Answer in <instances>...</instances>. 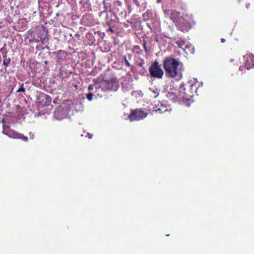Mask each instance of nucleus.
Here are the masks:
<instances>
[{
    "label": "nucleus",
    "instance_id": "f257e3e1",
    "mask_svg": "<svg viewBox=\"0 0 254 254\" xmlns=\"http://www.w3.org/2000/svg\"><path fill=\"white\" fill-rule=\"evenodd\" d=\"M181 63L172 57L169 56L163 60V67L166 75L170 78L180 77L181 74L179 72V66Z\"/></svg>",
    "mask_w": 254,
    "mask_h": 254
},
{
    "label": "nucleus",
    "instance_id": "f03ea898",
    "mask_svg": "<svg viewBox=\"0 0 254 254\" xmlns=\"http://www.w3.org/2000/svg\"><path fill=\"white\" fill-rule=\"evenodd\" d=\"M47 33L45 31L44 26L38 27L34 32H32L30 34V38L29 39L30 43H38L40 42H43L45 40Z\"/></svg>",
    "mask_w": 254,
    "mask_h": 254
},
{
    "label": "nucleus",
    "instance_id": "7ed1b4c3",
    "mask_svg": "<svg viewBox=\"0 0 254 254\" xmlns=\"http://www.w3.org/2000/svg\"><path fill=\"white\" fill-rule=\"evenodd\" d=\"M149 71L152 77L162 78L164 71L161 67V65L157 61L154 62L149 67Z\"/></svg>",
    "mask_w": 254,
    "mask_h": 254
},
{
    "label": "nucleus",
    "instance_id": "20e7f679",
    "mask_svg": "<svg viewBox=\"0 0 254 254\" xmlns=\"http://www.w3.org/2000/svg\"><path fill=\"white\" fill-rule=\"evenodd\" d=\"M190 20V17L188 15L182 16L178 22L179 29L183 32L189 31L191 27Z\"/></svg>",
    "mask_w": 254,
    "mask_h": 254
},
{
    "label": "nucleus",
    "instance_id": "39448f33",
    "mask_svg": "<svg viewBox=\"0 0 254 254\" xmlns=\"http://www.w3.org/2000/svg\"><path fill=\"white\" fill-rule=\"evenodd\" d=\"M118 85V80L116 78H112L110 79L102 80L99 87L102 89L113 90L117 88Z\"/></svg>",
    "mask_w": 254,
    "mask_h": 254
},
{
    "label": "nucleus",
    "instance_id": "423d86ee",
    "mask_svg": "<svg viewBox=\"0 0 254 254\" xmlns=\"http://www.w3.org/2000/svg\"><path fill=\"white\" fill-rule=\"evenodd\" d=\"M148 113L144 112L141 109L131 110L130 114L128 116V118L131 121H139L146 118Z\"/></svg>",
    "mask_w": 254,
    "mask_h": 254
},
{
    "label": "nucleus",
    "instance_id": "0eeeda50",
    "mask_svg": "<svg viewBox=\"0 0 254 254\" xmlns=\"http://www.w3.org/2000/svg\"><path fill=\"white\" fill-rule=\"evenodd\" d=\"M9 128L8 126H3V131L2 133L9 136V137H13L15 138H19L23 140L25 142H27L28 141V137L24 136L22 134L15 133L14 132H12L10 130L8 131L7 129Z\"/></svg>",
    "mask_w": 254,
    "mask_h": 254
},
{
    "label": "nucleus",
    "instance_id": "6e6552de",
    "mask_svg": "<svg viewBox=\"0 0 254 254\" xmlns=\"http://www.w3.org/2000/svg\"><path fill=\"white\" fill-rule=\"evenodd\" d=\"M190 84L186 83L183 85V87L179 89V92L182 94L183 98L190 100V98L193 96L191 89H190Z\"/></svg>",
    "mask_w": 254,
    "mask_h": 254
},
{
    "label": "nucleus",
    "instance_id": "1a4fd4ad",
    "mask_svg": "<svg viewBox=\"0 0 254 254\" xmlns=\"http://www.w3.org/2000/svg\"><path fill=\"white\" fill-rule=\"evenodd\" d=\"M180 94L179 91L177 89H170L167 92L166 96L169 100L175 102L181 99V97H178V95Z\"/></svg>",
    "mask_w": 254,
    "mask_h": 254
},
{
    "label": "nucleus",
    "instance_id": "9d476101",
    "mask_svg": "<svg viewBox=\"0 0 254 254\" xmlns=\"http://www.w3.org/2000/svg\"><path fill=\"white\" fill-rule=\"evenodd\" d=\"M67 57V53L63 50H59L56 53V60L58 63H62L64 62Z\"/></svg>",
    "mask_w": 254,
    "mask_h": 254
},
{
    "label": "nucleus",
    "instance_id": "9b49d317",
    "mask_svg": "<svg viewBox=\"0 0 254 254\" xmlns=\"http://www.w3.org/2000/svg\"><path fill=\"white\" fill-rule=\"evenodd\" d=\"M170 17L174 22H177V23L179 21L180 19L182 17L181 13L176 10H172Z\"/></svg>",
    "mask_w": 254,
    "mask_h": 254
},
{
    "label": "nucleus",
    "instance_id": "f8f14e48",
    "mask_svg": "<svg viewBox=\"0 0 254 254\" xmlns=\"http://www.w3.org/2000/svg\"><path fill=\"white\" fill-rule=\"evenodd\" d=\"M253 57L250 56L249 58H248L246 60V66L248 69L253 67L254 66V61L253 60Z\"/></svg>",
    "mask_w": 254,
    "mask_h": 254
},
{
    "label": "nucleus",
    "instance_id": "ddd939ff",
    "mask_svg": "<svg viewBox=\"0 0 254 254\" xmlns=\"http://www.w3.org/2000/svg\"><path fill=\"white\" fill-rule=\"evenodd\" d=\"M153 13L150 10H147L142 14L144 21H148L153 18Z\"/></svg>",
    "mask_w": 254,
    "mask_h": 254
},
{
    "label": "nucleus",
    "instance_id": "4468645a",
    "mask_svg": "<svg viewBox=\"0 0 254 254\" xmlns=\"http://www.w3.org/2000/svg\"><path fill=\"white\" fill-rule=\"evenodd\" d=\"M187 54H193L194 52V50L193 47L190 45H186L184 48H183Z\"/></svg>",
    "mask_w": 254,
    "mask_h": 254
},
{
    "label": "nucleus",
    "instance_id": "2eb2a0df",
    "mask_svg": "<svg viewBox=\"0 0 254 254\" xmlns=\"http://www.w3.org/2000/svg\"><path fill=\"white\" fill-rule=\"evenodd\" d=\"M42 96L43 97V100L45 99L46 101V102L44 103V105L45 106H48L51 103V98L50 97V96L47 95V94H41Z\"/></svg>",
    "mask_w": 254,
    "mask_h": 254
},
{
    "label": "nucleus",
    "instance_id": "dca6fc26",
    "mask_svg": "<svg viewBox=\"0 0 254 254\" xmlns=\"http://www.w3.org/2000/svg\"><path fill=\"white\" fill-rule=\"evenodd\" d=\"M187 84H190V89H191L192 93L194 96V93L196 92V90L197 89L196 84H193L191 82H188Z\"/></svg>",
    "mask_w": 254,
    "mask_h": 254
},
{
    "label": "nucleus",
    "instance_id": "f3484780",
    "mask_svg": "<svg viewBox=\"0 0 254 254\" xmlns=\"http://www.w3.org/2000/svg\"><path fill=\"white\" fill-rule=\"evenodd\" d=\"M3 58L4 59L3 61V64L5 66L6 68L10 62V59L6 58V54L3 55Z\"/></svg>",
    "mask_w": 254,
    "mask_h": 254
},
{
    "label": "nucleus",
    "instance_id": "a211bd4d",
    "mask_svg": "<svg viewBox=\"0 0 254 254\" xmlns=\"http://www.w3.org/2000/svg\"><path fill=\"white\" fill-rule=\"evenodd\" d=\"M176 44H177V45L179 46V47L182 48V49H183L184 48V47H183L184 46H185V42L184 41H182V40H180V41H177L176 42Z\"/></svg>",
    "mask_w": 254,
    "mask_h": 254
},
{
    "label": "nucleus",
    "instance_id": "6ab92c4d",
    "mask_svg": "<svg viewBox=\"0 0 254 254\" xmlns=\"http://www.w3.org/2000/svg\"><path fill=\"white\" fill-rule=\"evenodd\" d=\"M24 84L22 83L20 85V87L16 91V93L18 92H23L24 93L25 92V89L23 87Z\"/></svg>",
    "mask_w": 254,
    "mask_h": 254
},
{
    "label": "nucleus",
    "instance_id": "aec40b11",
    "mask_svg": "<svg viewBox=\"0 0 254 254\" xmlns=\"http://www.w3.org/2000/svg\"><path fill=\"white\" fill-rule=\"evenodd\" d=\"M41 94H45L44 93H41V92H38L36 95V98L37 101H39L41 98L43 99V97Z\"/></svg>",
    "mask_w": 254,
    "mask_h": 254
},
{
    "label": "nucleus",
    "instance_id": "412c9836",
    "mask_svg": "<svg viewBox=\"0 0 254 254\" xmlns=\"http://www.w3.org/2000/svg\"><path fill=\"white\" fill-rule=\"evenodd\" d=\"M59 113H60L59 110H57V111H56L55 112V117H56V118L57 119H61L65 117V116L60 117L59 115Z\"/></svg>",
    "mask_w": 254,
    "mask_h": 254
},
{
    "label": "nucleus",
    "instance_id": "4be33fe9",
    "mask_svg": "<svg viewBox=\"0 0 254 254\" xmlns=\"http://www.w3.org/2000/svg\"><path fill=\"white\" fill-rule=\"evenodd\" d=\"M150 91H151L154 94V98H156L159 95V92L157 89L155 90L150 89Z\"/></svg>",
    "mask_w": 254,
    "mask_h": 254
},
{
    "label": "nucleus",
    "instance_id": "5701e85b",
    "mask_svg": "<svg viewBox=\"0 0 254 254\" xmlns=\"http://www.w3.org/2000/svg\"><path fill=\"white\" fill-rule=\"evenodd\" d=\"M93 96L94 95L92 93H89L87 95L86 97L88 100L91 101L93 99Z\"/></svg>",
    "mask_w": 254,
    "mask_h": 254
},
{
    "label": "nucleus",
    "instance_id": "b1692460",
    "mask_svg": "<svg viewBox=\"0 0 254 254\" xmlns=\"http://www.w3.org/2000/svg\"><path fill=\"white\" fill-rule=\"evenodd\" d=\"M124 59H125V62L126 65L128 67L130 66V64L129 61L127 60L126 56L124 57Z\"/></svg>",
    "mask_w": 254,
    "mask_h": 254
},
{
    "label": "nucleus",
    "instance_id": "393cba45",
    "mask_svg": "<svg viewBox=\"0 0 254 254\" xmlns=\"http://www.w3.org/2000/svg\"><path fill=\"white\" fill-rule=\"evenodd\" d=\"M29 135L30 139H32V140L34 139V138L35 137V135L33 132H30L29 133Z\"/></svg>",
    "mask_w": 254,
    "mask_h": 254
},
{
    "label": "nucleus",
    "instance_id": "a878e982",
    "mask_svg": "<svg viewBox=\"0 0 254 254\" xmlns=\"http://www.w3.org/2000/svg\"><path fill=\"white\" fill-rule=\"evenodd\" d=\"M144 64V61L142 60L138 64V65L141 66V67H143V65Z\"/></svg>",
    "mask_w": 254,
    "mask_h": 254
},
{
    "label": "nucleus",
    "instance_id": "bb28decb",
    "mask_svg": "<svg viewBox=\"0 0 254 254\" xmlns=\"http://www.w3.org/2000/svg\"><path fill=\"white\" fill-rule=\"evenodd\" d=\"M134 3L136 4V6L139 7L140 6V3L137 0H133Z\"/></svg>",
    "mask_w": 254,
    "mask_h": 254
},
{
    "label": "nucleus",
    "instance_id": "cd10ccee",
    "mask_svg": "<svg viewBox=\"0 0 254 254\" xmlns=\"http://www.w3.org/2000/svg\"><path fill=\"white\" fill-rule=\"evenodd\" d=\"M107 32H110L111 33H113L114 32V30L111 28V27H109V28L108 29V30L107 31Z\"/></svg>",
    "mask_w": 254,
    "mask_h": 254
},
{
    "label": "nucleus",
    "instance_id": "c85d7f7f",
    "mask_svg": "<svg viewBox=\"0 0 254 254\" xmlns=\"http://www.w3.org/2000/svg\"><path fill=\"white\" fill-rule=\"evenodd\" d=\"M88 136L89 138H91L93 136V135L90 133H88Z\"/></svg>",
    "mask_w": 254,
    "mask_h": 254
},
{
    "label": "nucleus",
    "instance_id": "c756f323",
    "mask_svg": "<svg viewBox=\"0 0 254 254\" xmlns=\"http://www.w3.org/2000/svg\"><path fill=\"white\" fill-rule=\"evenodd\" d=\"M143 48L145 49V51H147V49L146 47L145 43H144L143 44Z\"/></svg>",
    "mask_w": 254,
    "mask_h": 254
},
{
    "label": "nucleus",
    "instance_id": "7c9ffc66",
    "mask_svg": "<svg viewBox=\"0 0 254 254\" xmlns=\"http://www.w3.org/2000/svg\"><path fill=\"white\" fill-rule=\"evenodd\" d=\"M225 41H226V40H225V39H224V38H222V39H221V42L222 43H225Z\"/></svg>",
    "mask_w": 254,
    "mask_h": 254
},
{
    "label": "nucleus",
    "instance_id": "2f4dec72",
    "mask_svg": "<svg viewBox=\"0 0 254 254\" xmlns=\"http://www.w3.org/2000/svg\"><path fill=\"white\" fill-rule=\"evenodd\" d=\"M106 25L107 26H109V27H110V22H109V21H108V22H106Z\"/></svg>",
    "mask_w": 254,
    "mask_h": 254
},
{
    "label": "nucleus",
    "instance_id": "473e14b6",
    "mask_svg": "<svg viewBox=\"0 0 254 254\" xmlns=\"http://www.w3.org/2000/svg\"><path fill=\"white\" fill-rule=\"evenodd\" d=\"M88 90H92V85H90V86L88 87Z\"/></svg>",
    "mask_w": 254,
    "mask_h": 254
},
{
    "label": "nucleus",
    "instance_id": "72a5a7b5",
    "mask_svg": "<svg viewBox=\"0 0 254 254\" xmlns=\"http://www.w3.org/2000/svg\"><path fill=\"white\" fill-rule=\"evenodd\" d=\"M162 0H157V3H160V2H162Z\"/></svg>",
    "mask_w": 254,
    "mask_h": 254
},
{
    "label": "nucleus",
    "instance_id": "f704fd0d",
    "mask_svg": "<svg viewBox=\"0 0 254 254\" xmlns=\"http://www.w3.org/2000/svg\"><path fill=\"white\" fill-rule=\"evenodd\" d=\"M160 110H161V109H160V108H158V109H157L156 110V111H160Z\"/></svg>",
    "mask_w": 254,
    "mask_h": 254
}]
</instances>
